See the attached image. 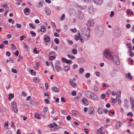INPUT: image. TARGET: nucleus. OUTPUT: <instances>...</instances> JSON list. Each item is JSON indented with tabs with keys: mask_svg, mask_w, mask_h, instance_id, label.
Returning <instances> with one entry per match:
<instances>
[{
	"mask_svg": "<svg viewBox=\"0 0 134 134\" xmlns=\"http://www.w3.org/2000/svg\"><path fill=\"white\" fill-rule=\"evenodd\" d=\"M113 53L109 50L106 49L103 53L104 56L107 58L111 60L113 57Z\"/></svg>",
	"mask_w": 134,
	"mask_h": 134,
	"instance_id": "obj_1",
	"label": "nucleus"
},
{
	"mask_svg": "<svg viewBox=\"0 0 134 134\" xmlns=\"http://www.w3.org/2000/svg\"><path fill=\"white\" fill-rule=\"evenodd\" d=\"M85 29L84 28H83L81 29V33L84 39L86 40H87L90 38V34L89 32H88L87 33H85L84 31Z\"/></svg>",
	"mask_w": 134,
	"mask_h": 134,
	"instance_id": "obj_2",
	"label": "nucleus"
},
{
	"mask_svg": "<svg viewBox=\"0 0 134 134\" xmlns=\"http://www.w3.org/2000/svg\"><path fill=\"white\" fill-rule=\"evenodd\" d=\"M111 60H112L116 65H119L120 64V62L118 57L116 55L113 56Z\"/></svg>",
	"mask_w": 134,
	"mask_h": 134,
	"instance_id": "obj_3",
	"label": "nucleus"
},
{
	"mask_svg": "<svg viewBox=\"0 0 134 134\" xmlns=\"http://www.w3.org/2000/svg\"><path fill=\"white\" fill-rule=\"evenodd\" d=\"M11 107L12 110L16 113H17L18 110L16 108V103L15 101H14L11 103Z\"/></svg>",
	"mask_w": 134,
	"mask_h": 134,
	"instance_id": "obj_4",
	"label": "nucleus"
},
{
	"mask_svg": "<svg viewBox=\"0 0 134 134\" xmlns=\"http://www.w3.org/2000/svg\"><path fill=\"white\" fill-rule=\"evenodd\" d=\"M55 69L57 72H59L61 70L60 63L59 61H57L55 63Z\"/></svg>",
	"mask_w": 134,
	"mask_h": 134,
	"instance_id": "obj_5",
	"label": "nucleus"
},
{
	"mask_svg": "<svg viewBox=\"0 0 134 134\" xmlns=\"http://www.w3.org/2000/svg\"><path fill=\"white\" fill-rule=\"evenodd\" d=\"M94 23V22L92 20L90 19L88 21L87 25L88 26L90 27L93 26Z\"/></svg>",
	"mask_w": 134,
	"mask_h": 134,
	"instance_id": "obj_6",
	"label": "nucleus"
},
{
	"mask_svg": "<svg viewBox=\"0 0 134 134\" xmlns=\"http://www.w3.org/2000/svg\"><path fill=\"white\" fill-rule=\"evenodd\" d=\"M84 17L83 13L81 11H78V15L77 18L80 20L82 19Z\"/></svg>",
	"mask_w": 134,
	"mask_h": 134,
	"instance_id": "obj_7",
	"label": "nucleus"
},
{
	"mask_svg": "<svg viewBox=\"0 0 134 134\" xmlns=\"http://www.w3.org/2000/svg\"><path fill=\"white\" fill-rule=\"evenodd\" d=\"M93 2L98 5H100L102 4L103 0H92Z\"/></svg>",
	"mask_w": 134,
	"mask_h": 134,
	"instance_id": "obj_8",
	"label": "nucleus"
},
{
	"mask_svg": "<svg viewBox=\"0 0 134 134\" xmlns=\"http://www.w3.org/2000/svg\"><path fill=\"white\" fill-rule=\"evenodd\" d=\"M130 100L132 105V108L134 109V98L132 97H131L130 98Z\"/></svg>",
	"mask_w": 134,
	"mask_h": 134,
	"instance_id": "obj_9",
	"label": "nucleus"
},
{
	"mask_svg": "<svg viewBox=\"0 0 134 134\" xmlns=\"http://www.w3.org/2000/svg\"><path fill=\"white\" fill-rule=\"evenodd\" d=\"M85 94L86 96L89 98H91V96L93 94L92 92L89 91H86L85 92Z\"/></svg>",
	"mask_w": 134,
	"mask_h": 134,
	"instance_id": "obj_10",
	"label": "nucleus"
},
{
	"mask_svg": "<svg viewBox=\"0 0 134 134\" xmlns=\"http://www.w3.org/2000/svg\"><path fill=\"white\" fill-rule=\"evenodd\" d=\"M90 99L94 100H98V98L96 95L94 94H93L91 96V98H90Z\"/></svg>",
	"mask_w": 134,
	"mask_h": 134,
	"instance_id": "obj_11",
	"label": "nucleus"
},
{
	"mask_svg": "<svg viewBox=\"0 0 134 134\" xmlns=\"http://www.w3.org/2000/svg\"><path fill=\"white\" fill-rule=\"evenodd\" d=\"M70 83L72 87L73 88H75L76 86V84L73 81L72 79H70Z\"/></svg>",
	"mask_w": 134,
	"mask_h": 134,
	"instance_id": "obj_12",
	"label": "nucleus"
},
{
	"mask_svg": "<svg viewBox=\"0 0 134 134\" xmlns=\"http://www.w3.org/2000/svg\"><path fill=\"white\" fill-rule=\"evenodd\" d=\"M121 124V122L120 121H118L116 123V127L117 129H119Z\"/></svg>",
	"mask_w": 134,
	"mask_h": 134,
	"instance_id": "obj_13",
	"label": "nucleus"
},
{
	"mask_svg": "<svg viewBox=\"0 0 134 134\" xmlns=\"http://www.w3.org/2000/svg\"><path fill=\"white\" fill-rule=\"evenodd\" d=\"M52 90L53 91L56 92H58L59 91V90L55 87H52Z\"/></svg>",
	"mask_w": 134,
	"mask_h": 134,
	"instance_id": "obj_14",
	"label": "nucleus"
},
{
	"mask_svg": "<svg viewBox=\"0 0 134 134\" xmlns=\"http://www.w3.org/2000/svg\"><path fill=\"white\" fill-rule=\"evenodd\" d=\"M103 111V109L101 107L98 108V113L99 114H102Z\"/></svg>",
	"mask_w": 134,
	"mask_h": 134,
	"instance_id": "obj_15",
	"label": "nucleus"
},
{
	"mask_svg": "<svg viewBox=\"0 0 134 134\" xmlns=\"http://www.w3.org/2000/svg\"><path fill=\"white\" fill-rule=\"evenodd\" d=\"M78 62L80 63H84L85 62V59L83 58H79L78 60Z\"/></svg>",
	"mask_w": 134,
	"mask_h": 134,
	"instance_id": "obj_16",
	"label": "nucleus"
},
{
	"mask_svg": "<svg viewBox=\"0 0 134 134\" xmlns=\"http://www.w3.org/2000/svg\"><path fill=\"white\" fill-rule=\"evenodd\" d=\"M46 30V27L45 26H42L41 27L40 31L43 32L45 31Z\"/></svg>",
	"mask_w": 134,
	"mask_h": 134,
	"instance_id": "obj_17",
	"label": "nucleus"
},
{
	"mask_svg": "<svg viewBox=\"0 0 134 134\" xmlns=\"http://www.w3.org/2000/svg\"><path fill=\"white\" fill-rule=\"evenodd\" d=\"M82 101L85 105H88V101L87 99H83L82 100Z\"/></svg>",
	"mask_w": 134,
	"mask_h": 134,
	"instance_id": "obj_18",
	"label": "nucleus"
},
{
	"mask_svg": "<svg viewBox=\"0 0 134 134\" xmlns=\"http://www.w3.org/2000/svg\"><path fill=\"white\" fill-rule=\"evenodd\" d=\"M126 46L127 48H129V51H132L131 46V44L130 43H127L126 44Z\"/></svg>",
	"mask_w": 134,
	"mask_h": 134,
	"instance_id": "obj_19",
	"label": "nucleus"
},
{
	"mask_svg": "<svg viewBox=\"0 0 134 134\" xmlns=\"http://www.w3.org/2000/svg\"><path fill=\"white\" fill-rule=\"evenodd\" d=\"M50 37L49 36H46L44 39L45 41L46 42H48L50 40Z\"/></svg>",
	"mask_w": 134,
	"mask_h": 134,
	"instance_id": "obj_20",
	"label": "nucleus"
},
{
	"mask_svg": "<svg viewBox=\"0 0 134 134\" xmlns=\"http://www.w3.org/2000/svg\"><path fill=\"white\" fill-rule=\"evenodd\" d=\"M90 109L91 110L89 112V114H93V111H94V109L92 107H90Z\"/></svg>",
	"mask_w": 134,
	"mask_h": 134,
	"instance_id": "obj_21",
	"label": "nucleus"
},
{
	"mask_svg": "<svg viewBox=\"0 0 134 134\" xmlns=\"http://www.w3.org/2000/svg\"><path fill=\"white\" fill-rule=\"evenodd\" d=\"M126 77L128 79H131L132 77L131 76V74L130 73H128L127 75H126Z\"/></svg>",
	"mask_w": 134,
	"mask_h": 134,
	"instance_id": "obj_22",
	"label": "nucleus"
},
{
	"mask_svg": "<svg viewBox=\"0 0 134 134\" xmlns=\"http://www.w3.org/2000/svg\"><path fill=\"white\" fill-rule=\"evenodd\" d=\"M34 53V54H37L39 53V51H37L36 48H35L33 50Z\"/></svg>",
	"mask_w": 134,
	"mask_h": 134,
	"instance_id": "obj_23",
	"label": "nucleus"
},
{
	"mask_svg": "<svg viewBox=\"0 0 134 134\" xmlns=\"http://www.w3.org/2000/svg\"><path fill=\"white\" fill-rule=\"evenodd\" d=\"M84 69L82 68H81L79 70V73L80 74L84 72Z\"/></svg>",
	"mask_w": 134,
	"mask_h": 134,
	"instance_id": "obj_24",
	"label": "nucleus"
},
{
	"mask_svg": "<svg viewBox=\"0 0 134 134\" xmlns=\"http://www.w3.org/2000/svg\"><path fill=\"white\" fill-rule=\"evenodd\" d=\"M121 91H118V92L119 94H117L116 98V99L119 98H120V94H121Z\"/></svg>",
	"mask_w": 134,
	"mask_h": 134,
	"instance_id": "obj_25",
	"label": "nucleus"
},
{
	"mask_svg": "<svg viewBox=\"0 0 134 134\" xmlns=\"http://www.w3.org/2000/svg\"><path fill=\"white\" fill-rule=\"evenodd\" d=\"M30 72L31 73L32 75H35L36 72L34 70L31 69L30 71Z\"/></svg>",
	"mask_w": 134,
	"mask_h": 134,
	"instance_id": "obj_26",
	"label": "nucleus"
},
{
	"mask_svg": "<svg viewBox=\"0 0 134 134\" xmlns=\"http://www.w3.org/2000/svg\"><path fill=\"white\" fill-rule=\"evenodd\" d=\"M14 97V95L13 94H11L9 96V99L10 100L11 99Z\"/></svg>",
	"mask_w": 134,
	"mask_h": 134,
	"instance_id": "obj_27",
	"label": "nucleus"
},
{
	"mask_svg": "<svg viewBox=\"0 0 134 134\" xmlns=\"http://www.w3.org/2000/svg\"><path fill=\"white\" fill-rule=\"evenodd\" d=\"M54 41L56 44H59V41L58 38H55L54 40Z\"/></svg>",
	"mask_w": 134,
	"mask_h": 134,
	"instance_id": "obj_28",
	"label": "nucleus"
},
{
	"mask_svg": "<svg viewBox=\"0 0 134 134\" xmlns=\"http://www.w3.org/2000/svg\"><path fill=\"white\" fill-rule=\"evenodd\" d=\"M72 53L74 54H76L77 52V50L75 49H72Z\"/></svg>",
	"mask_w": 134,
	"mask_h": 134,
	"instance_id": "obj_29",
	"label": "nucleus"
},
{
	"mask_svg": "<svg viewBox=\"0 0 134 134\" xmlns=\"http://www.w3.org/2000/svg\"><path fill=\"white\" fill-rule=\"evenodd\" d=\"M30 11V9L28 8H26L24 9V12L25 13H27L29 12Z\"/></svg>",
	"mask_w": 134,
	"mask_h": 134,
	"instance_id": "obj_30",
	"label": "nucleus"
},
{
	"mask_svg": "<svg viewBox=\"0 0 134 134\" xmlns=\"http://www.w3.org/2000/svg\"><path fill=\"white\" fill-rule=\"evenodd\" d=\"M62 113L64 115H66L67 113V111L66 110H61Z\"/></svg>",
	"mask_w": 134,
	"mask_h": 134,
	"instance_id": "obj_31",
	"label": "nucleus"
},
{
	"mask_svg": "<svg viewBox=\"0 0 134 134\" xmlns=\"http://www.w3.org/2000/svg\"><path fill=\"white\" fill-rule=\"evenodd\" d=\"M34 81L36 83H38L39 82V80L37 78L35 77L33 79Z\"/></svg>",
	"mask_w": 134,
	"mask_h": 134,
	"instance_id": "obj_32",
	"label": "nucleus"
},
{
	"mask_svg": "<svg viewBox=\"0 0 134 134\" xmlns=\"http://www.w3.org/2000/svg\"><path fill=\"white\" fill-rule=\"evenodd\" d=\"M64 70L65 71H68L69 69V67L68 66H65L64 67Z\"/></svg>",
	"mask_w": 134,
	"mask_h": 134,
	"instance_id": "obj_33",
	"label": "nucleus"
},
{
	"mask_svg": "<svg viewBox=\"0 0 134 134\" xmlns=\"http://www.w3.org/2000/svg\"><path fill=\"white\" fill-rule=\"evenodd\" d=\"M102 131V129L101 128H100L98 129L97 131V132L98 134H102L101 131Z\"/></svg>",
	"mask_w": 134,
	"mask_h": 134,
	"instance_id": "obj_34",
	"label": "nucleus"
},
{
	"mask_svg": "<svg viewBox=\"0 0 134 134\" xmlns=\"http://www.w3.org/2000/svg\"><path fill=\"white\" fill-rule=\"evenodd\" d=\"M29 26L32 29H34L36 28V26H35L32 23H30L29 24Z\"/></svg>",
	"mask_w": 134,
	"mask_h": 134,
	"instance_id": "obj_35",
	"label": "nucleus"
},
{
	"mask_svg": "<svg viewBox=\"0 0 134 134\" xmlns=\"http://www.w3.org/2000/svg\"><path fill=\"white\" fill-rule=\"evenodd\" d=\"M68 56L72 59H74L75 58V57L73 55H71L69 54L67 55Z\"/></svg>",
	"mask_w": 134,
	"mask_h": 134,
	"instance_id": "obj_36",
	"label": "nucleus"
},
{
	"mask_svg": "<svg viewBox=\"0 0 134 134\" xmlns=\"http://www.w3.org/2000/svg\"><path fill=\"white\" fill-rule=\"evenodd\" d=\"M88 11L89 13L92 14L93 12V9L92 8H89L88 9Z\"/></svg>",
	"mask_w": 134,
	"mask_h": 134,
	"instance_id": "obj_37",
	"label": "nucleus"
},
{
	"mask_svg": "<svg viewBox=\"0 0 134 134\" xmlns=\"http://www.w3.org/2000/svg\"><path fill=\"white\" fill-rule=\"evenodd\" d=\"M38 5H39L38 7L39 8H40V7H42L43 6V4L41 1H40L38 3Z\"/></svg>",
	"mask_w": 134,
	"mask_h": 134,
	"instance_id": "obj_38",
	"label": "nucleus"
},
{
	"mask_svg": "<svg viewBox=\"0 0 134 134\" xmlns=\"http://www.w3.org/2000/svg\"><path fill=\"white\" fill-rule=\"evenodd\" d=\"M99 89L98 87L97 86H94L93 87L94 90L95 91H97Z\"/></svg>",
	"mask_w": 134,
	"mask_h": 134,
	"instance_id": "obj_39",
	"label": "nucleus"
},
{
	"mask_svg": "<svg viewBox=\"0 0 134 134\" xmlns=\"http://www.w3.org/2000/svg\"><path fill=\"white\" fill-rule=\"evenodd\" d=\"M30 33L34 37H35L36 35V34L34 32L32 31H30Z\"/></svg>",
	"mask_w": 134,
	"mask_h": 134,
	"instance_id": "obj_40",
	"label": "nucleus"
},
{
	"mask_svg": "<svg viewBox=\"0 0 134 134\" xmlns=\"http://www.w3.org/2000/svg\"><path fill=\"white\" fill-rule=\"evenodd\" d=\"M55 58V57L54 56H51L49 57V59L51 60H52L53 59H54Z\"/></svg>",
	"mask_w": 134,
	"mask_h": 134,
	"instance_id": "obj_41",
	"label": "nucleus"
},
{
	"mask_svg": "<svg viewBox=\"0 0 134 134\" xmlns=\"http://www.w3.org/2000/svg\"><path fill=\"white\" fill-rule=\"evenodd\" d=\"M11 45L13 47V48L12 49L13 50H14L16 49V47L15 45L13 43H12L11 44Z\"/></svg>",
	"mask_w": 134,
	"mask_h": 134,
	"instance_id": "obj_42",
	"label": "nucleus"
},
{
	"mask_svg": "<svg viewBox=\"0 0 134 134\" xmlns=\"http://www.w3.org/2000/svg\"><path fill=\"white\" fill-rule=\"evenodd\" d=\"M16 26L18 28H20L21 27V25L20 24H17L16 25Z\"/></svg>",
	"mask_w": 134,
	"mask_h": 134,
	"instance_id": "obj_43",
	"label": "nucleus"
},
{
	"mask_svg": "<svg viewBox=\"0 0 134 134\" xmlns=\"http://www.w3.org/2000/svg\"><path fill=\"white\" fill-rule=\"evenodd\" d=\"M11 70L12 72L15 73H16L17 72V70L16 69L14 68H12V69Z\"/></svg>",
	"mask_w": 134,
	"mask_h": 134,
	"instance_id": "obj_44",
	"label": "nucleus"
},
{
	"mask_svg": "<svg viewBox=\"0 0 134 134\" xmlns=\"http://www.w3.org/2000/svg\"><path fill=\"white\" fill-rule=\"evenodd\" d=\"M90 73H87L86 74H85V77L87 78H88L90 77Z\"/></svg>",
	"mask_w": 134,
	"mask_h": 134,
	"instance_id": "obj_45",
	"label": "nucleus"
},
{
	"mask_svg": "<svg viewBox=\"0 0 134 134\" xmlns=\"http://www.w3.org/2000/svg\"><path fill=\"white\" fill-rule=\"evenodd\" d=\"M8 121H7L5 122L4 126V127L5 128H6L8 127Z\"/></svg>",
	"mask_w": 134,
	"mask_h": 134,
	"instance_id": "obj_46",
	"label": "nucleus"
},
{
	"mask_svg": "<svg viewBox=\"0 0 134 134\" xmlns=\"http://www.w3.org/2000/svg\"><path fill=\"white\" fill-rule=\"evenodd\" d=\"M71 94L72 96H76V92L75 91H73L72 92Z\"/></svg>",
	"mask_w": 134,
	"mask_h": 134,
	"instance_id": "obj_47",
	"label": "nucleus"
},
{
	"mask_svg": "<svg viewBox=\"0 0 134 134\" xmlns=\"http://www.w3.org/2000/svg\"><path fill=\"white\" fill-rule=\"evenodd\" d=\"M65 15L64 14H63L62 15V16L60 18V20H63L64 19H65Z\"/></svg>",
	"mask_w": 134,
	"mask_h": 134,
	"instance_id": "obj_48",
	"label": "nucleus"
},
{
	"mask_svg": "<svg viewBox=\"0 0 134 134\" xmlns=\"http://www.w3.org/2000/svg\"><path fill=\"white\" fill-rule=\"evenodd\" d=\"M24 47L25 48V49L26 50H27V51L28 50V46H27V45H26L25 43H24Z\"/></svg>",
	"mask_w": 134,
	"mask_h": 134,
	"instance_id": "obj_49",
	"label": "nucleus"
},
{
	"mask_svg": "<svg viewBox=\"0 0 134 134\" xmlns=\"http://www.w3.org/2000/svg\"><path fill=\"white\" fill-rule=\"evenodd\" d=\"M80 37L79 36L76 35L75 36V39L77 41L80 38Z\"/></svg>",
	"mask_w": 134,
	"mask_h": 134,
	"instance_id": "obj_50",
	"label": "nucleus"
},
{
	"mask_svg": "<svg viewBox=\"0 0 134 134\" xmlns=\"http://www.w3.org/2000/svg\"><path fill=\"white\" fill-rule=\"evenodd\" d=\"M75 110H72L71 111V113L73 115L76 116V113L75 112Z\"/></svg>",
	"mask_w": 134,
	"mask_h": 134,
	"instance_id": "obj_51",
	"label": "nucleus"
},
{
	"mask_svg": "<svg viewBox=\"0 0 134 134\" xmlns=\"http://www.w3.org/2000/svg\"><path fill=\"white\" fill-rule=\"evenodd\" d=\"M67 59L65 58H62V61H63V62L66 63V62L67 61Z\"/></svg>",
	"mask_w": 134,
	"mask_h": 134,
	"instance_id": "obj_52",
	"label": "nucleus"
},
{
	"mask_svg": "<svg viewBox=\"0 0 134 134\" xmlns=\"http://www.w3.org/2000/svg\"><path fill=\"white\" fill-rule=\"evenodd\" d=\"M46 11V14L47 15H50L51 12L50 10H48L47 11H46V10H45Z\"/></svg>",
	"mask_w": 134,
	"mask_h": 134,
	"instance_id": "obj_53",
	"label": "nucleus"
},
{
	"mask_svg": "<svg viewBox=\"0 0 134 134\" xmlns=\"http://www.w3.org/2000/svg\"><path fill=\"white\" fill-rule=\"evenodd\" d=\"M45 102L47 104L49 103V100L48 99H46L44 100Z\"/></svg>",
	"mask_w": 134,
	"mask_h": 134,
	"instance_id": "obj_54",
	"label": "nucleus"
},
{
	"mask_svg": "<svg viewBox=\"0 0 134 134\" xmlns=\"http://www.w3.org/2000/svg\"><path fill=\"white\" fill-rule=\"evenodd\" d=\"M61 100L62 102H65L66 101V100L64 97H62L61 98Z\"/></svg>",
	"mask_w": 134,
	"mask_h": 134,
	"instance_id": "obj_55",
	"label": "nucleus"
},
{
	"mask_svg": "<svg viewBox=\"0 0 134 134\" xmlns=\"http://www.w3.org/2000/svg\"><path fill=\"white\" fill-rule=\"evenodd\" d=\"M127 115L130 116L131 117H132L133 116V114L131 112H129L127 114Z\"/></svg>",
	"mask_w": 134,
	"mask_h": 134,
	"instance_id": "obj_56",
	"label": "nucleus"
},
{
	"mask_svg": "<svg viewBox=\"0 0 134 134\" xmlns=\"http://www.w3.org/2000/svg\"><path fill=\"white\" fill-rule=\"evenodd\" d=\"M124 102L125 104H128L129 103V101L127 99L124 100Z\"/></svg>",
	"mask_w": 134,
	"mask_h": 134,
	"instance_id": "obj_57",
	"label": "nucleus"
},
{
	"mask_svg": "<svg viewBox=\"0 0 134 134\" xmlns=\"http://www.w3.org/2000/svg\"><path fill=\"white\" fill-rule=\"evenodd\" d=\"M25 35H24L23 36H21L20 37V40L21 41L23 40L24 39V38H25Z\"/></svg>",
	"mask_w": 134,
	"mask_h": 134,
	"instance_id": "obj_58",
	"label": "nucleus"
},
{
	"mask_svg": "<svg viewBox=\"0 0 134 134\" xmlns=\"http://www.w3.org/2000/svg\"><path fill=\"white\" fill-rule=\"evenodd\" d=\"M43 113L45 114L47 111V108L46 107H44L43 109Z\"/></svg>",
	"mask_w": 134,
	"mask_h": 134,
	"instance_id": "obj_59",
	"label": "nucleus"
},
{
	"mask_svg": "<svg viewBox=\"0 0 134 134\" xmlns=\"http://www.w3.org/2000/svg\"><path fill=\"white\" fill-rule=\"evenodd\" d=\"M11 54V53L7 51L6 52V55H7L9 57L10 56Z\"/></svg>",
	"mask_w": 134,
	"mask_h": 134,
	"instance_id": "obj_60",
	"label": "nucleus"
},
{
	"mask_svg": "<svg viewBox=\"0 0 134 134\" xmlns=\"http://www.w3.org/2000/svg\"><path fill=\"white\" fill-rule=\"evenodd\" d=\"M71 119V117L69 115H68L66 117V119L68 120H70Z\"/></svg>",
	"mask_w": 134,
	"mask_h": 134,
	"instance_id": "obj_61",
	"label": "nucleus"
},
{
	"mask_svg": "<svg viewBox=\"0 0 134 134\" xmlns=\"http://www.w3.org/2000/svg\"><path fill=\"white\" fill-rule=\"evenodd\" d=\"M97 76H99L100 75V73L98 71H96L95 72Z\"/></svg>",
	"mask_w": 134,
	"mask_h": 134,
	"instance_id": "obj_62",
	"label": "nucleus"
},
{
	"mask_svg": "<svg viewBox=\"0 0 134 134\" xmlns=\"http://www.w3.org/2000/svg\"><path fill=\"white\" fill-rule=\"evenodd\" d=\"M84 130L85 131V132L87 134H88V132H89V131L87 129H86L85 128L84 129Z\"/></svg>",
	"mask_w": 134,
	"mask_h": 134,
	"instance_id": "obj_63",
	"label": "nucleus"
},
{
	"mask_svg": "<svg viewBox=\"0 0 134 134\" xmlns=\"http://www.w3.org/2000/svg\"><path fill=\"white\" fill-rule=\"evenodd\" d=\"M6 134H12V132L10 130H8L6 132Z\"/></svg>",
	"mask_w": 134,
	"mask_h": 134,
	"instance_id": "obj_64",
	"label": "nucleus"
}]
</instances>
